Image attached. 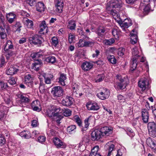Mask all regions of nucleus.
<instances>
[{
  "label": "nucleus",
  "mask_w": 156,
  "mask_h": 156,
  "mask_svg": "<svg viewBox=\"0 0 156 156\" xmlns=\"http://www.w3.org/2000/svg\"><path fill=\"white\" fill-rule=\"evenodd\" d=\"M112 133V129L107 126L102 128L100 130H95L91 133V138L92 140H98L102 136H108Z\"/></svg>",
  "instance_id": "1"
},
{
  "label": "nucleus",
  "mask_w": 156,
  "mask_h": 156,
  "mask_svg": "<svg viewBox=\"0 0 156 156\" xmlns=\"http://www.w3.org/2000/svg\"><path fill=\"white\" fill-rule=\"evenodd\" d=\"M117 82L114 84L115 88L118 90L122 89L126 87V79L124 77L119 74L116 76Z\"/></svg>",
  "instance_id": "2"
},
{
  "label": "nucleus",
  "mask_w": 156,
  "mask_h": 156,
  "mask_svg": "<svg viewBox=\"0 0 156 156\" xmlns=\"http://www.w3.org/2000/svg\"><path fill=\"white\" fill-rule=\"evenodd\" d=\"M123 4V3L121 0H111L108 3V6L107 7V9L110 10L111 9H116L118 10Z\"/></svg>",
  "instance_id": "3"
},
{
  "label": "nucleus",
  "mask_w": 156,
  "mask_h": 156,
  "mask_svg": "<svg viewBox=\"0 0 156 156\" xmlns=\"http://www.w3.org/2000/svg\"><path fill=\"white\" fill-rule=\"evenodd\" d=\"M30 44L40 46L44 41V39L40 35L36 34L29 38Z\"/></svg>",
  "instance_id": "4"
},
{
  "label": "nucleus",
  "mask_w": 156,
  "mask_h": 156,
  "mask_svg": "<svg viewBox=\"0 0 156 156\" xmlns=\"http://www.w3.org/2000/svg\"><path fill=\"white\" fill-rule=\"evenodd\" d=\"M51 93L54 97L57 98L62 96L64 90L60 86H55L52 88Z\"/></svg>",
  "instance_id": "5"
},
{
  "label": "nucleus",
  "mask_w": 156,
  "mask_h": 156,
  "mask_svg": "<svg viewBox=\"0 0 156 156\" xmlns=\"http://www.w3.org/2000/svg\"><path fill=\"white\" fill-rule=\"evenodd\" d=\"M149 134L152 137L156 136V124L154 122H149L147 125Z\"/></svg>",
  "instance_id": "6"
},
{
  "label": "nucleus",
  "mask_w": 156,
  "mask_h": 156,
  "mask_svg": "<svg viewBox=\"0 0 156 156\" xmlns=\"http://www.w3.org/2000/svg\"><path fill=\"white\" fill-rule=\"evenodd\" d=\"M138 86L142 91H144L147 89H149L150 87L148 79L145 78L141 79L138 82Z\"/></svg>",
  "instance_id": "7"
},
{
  "label": "nucleus",
  "mask_w": 156,
  "mask_h": 156,
  "mask_svg": "<svg viewBox=\"0 0 156 156\" xmlns=\"http://www.w3.org/2000/svg\"><path fill=\"white\" fill-rule=\"evenodd\" d=\"M110 95L109 90L106 88H103L99 93H98L97 96L100 99L104 100L108 98Z\"/></svg>",
  "instance_id": "8"
},
{
  "label": "nucleus",
  "mask_w": 156,
  "mask_h": 156,
  "mask_svg": "<svg viewBox=\"0 0 156 156\" xmlns=\"http://www.w3.org/2000/svg\"><path fill=\"white\" fill-rule=\"evenodd\" d=\"M121 22H119V24L122 30L124 31H125V28H128L132 25V21L129 19H126L123 21L121 19Z\"/></svg>",
  "instance_id": "9"
},
{
  "label": "nucleus",
  "mask_w": 156,
  "mask_h": 156,
  "mask_svg": "<svg viewBox=\"0 0 156 156\" xmlns=\"http://www.w3.org/2000/svg\"><path fill=\"white\" fill-rule=\"evenodd\" d=\"M17 97L20 99L22 103H27L30 101V97L29 96L25 94H18Z\"/></svg>",
  "instance_id": "10"
},
{
  "label": "nucleus",
  "mask_w": 156,
  "mask_h": 156,
  "mask_svg": "<svg viewBox=\"0 0 156 156\" xmlns=\"http://www.w3.org/2000/svg\"><path fill=\"white\" fill-rule=\"evenodd\" d=\"M74 101V99L72 97L67 96L65 99L62 100L61 103L64 106L68 107L73 104Z\"/></svg>",
  "instance_id": "11"
},
{
  "label": "nucleus",
  "mask_w": 156,
  "mask_h": 156,
  "mask_svg": "<svg viewBox=\"0 0 156 156\" xmlns=\"http://www.w3.org/2000/svg\"><path fill=\"white\" fill-rule=\"evenodd\" d=\"M53 142L55 145L58 148H64L66 147V145L65 144L57 137L54 138Z\"/></svg>",
  "instance_id": "12"
},
{
  "label": "nucleus",
  "mask_w": 156,
  "mask_h": 156,
  "mask_svg": "<svg viewBox=\"0 0 156 156\" xmlns=\"http://www.w3.org/2000/svg\"><path fill=\"white\" fill-rule=\"evenodd\" d=\"M108 12L111 14L113 16L114 19L119 23V22H121V19L120 18V16L117 11L115 9H111L110 10H108Z\"/></svg>",
  "instance_id": "13"
},
{
  "label": "nucleus",
  "mask_w": 156,
  "mask_h": 156,
  "mask_svg": "<svg viewBox=\"0 0 156 156\" xmlns=\"http://www.w3.org/2000/svg\"><path fill=\"white\" fill-rule=\"evenodd\" d=\"M86 107L88 110L97 111L99 109L100 107L96 103L88 102Z\"/></svg>",
  "instance_id": "14"
},
{
  "label": "nucleus",
  "mask_w": 156,
  "mask_h": 156,
  "mask_svg": "<svg viewBox=\"0 0 156 156\" xmlns=\"http://www.w3.org/2000/svg\"><path fill=\"white\" fill-rule=\"evenodd\" d=\"M142 119L144 123H147L148 121L149 115L147 109H144L142 110Z\"/></svg>",
  "instance_id": "15"
},
{
  "label": "nucleus",
  "mask_w": 156,
  "mask_h": 156,
  "mask_svg": "<svg viewBox=\"0 0 156 156\" xmlns=\"http://www.w3.org/2000/svg\"><path fill=\"white\" fill-rule=\"evenodd\" d=\"M6 18L10 23H13L16 19V15L13 12L6 14Z\"/></svg>",
  "instance_id": "16"
},
{
  "label": "nucleus",
  "mask_w": 156,
  "mask_h": 156,
  "mask_svg": "<svg viewBox=\"0 0 156 156\" xmlns=\"http://www.w3.org/2000/svg\"><path fill=\"white\" fill-rule=\"evenodd\" d=\"M23 23L25 26L27 28L33 29L34 24L33 21L27 18H25L23 20Z\"/></svg>",
  "instance_id": "17"
},
{
  "label": "nucleus",
  "mask_w": 156,
  "mask_h": 156,
  "mask_svg": "<svg viewBox=\"0 0 156 156\" xmlns=\"http://www.w3.org/2000/svg\"><path fill=\"white\" fill-rule=\"evenodd\" d=\"M93 65L90 62H83L81 65L82 69L84 71H88L90 70L93 67Z\"/></svg>",
  "instance_id": "18"
},
{
  "label": "nucleus",
  "mask_w": 156,
  "mask_h": 156,
  "mask_svg": "<svg viewBox=\"0 0 156 156\" xmlns=\"http://www.w3.org/2000/svg\"><path fill=\"white\" fill-rule=\"evenodd\" d=\"M55 6L59 12H61L63 8V2L62 0H55Z\"/></svg>",
  "instance_id": "19"
},
{
  "label": "nucleus",
  "mask_w": 156,
  "mask_h": 156,
  "mask_svg": "<svg viewBox=\"0 0 156 156\" xmlns=\"http://www.w3.org/2000/svg\"><path fill=\"white\" fill-rule=\"evenodd\" d=\"M19 71V69L14 66H11L6 70V74L8 75H13Z\"/></svg>",
  "instance_id": "20"
},
{
  "label": "nucleus",
  "mask_w": 156,
  "mask_h": 156,
  "mask_svg": "<svg viewBox=\"0 0 156 156\" xmlns=\"http://www.w3.org/2000/svg\"><path fill=\"white\" fill-rule=\"evenodd\" d=\"M147 145L154 149H156V142L151 138H148L146 140Z\"/></svg>",
  "instance_id": "21"
},
{
  "label": "nucleus",
  "mask_w": 156,
  "mask_h": 156,
  "mask_svg": "<svg viewBox=\"0 0 156 156\" xmlns=\"http://www.w3.org/2000/svg\"><path fill=\"white\" fill-rule=\"evenodd\" d=\"M36 8L37 11L40 12H43L45 9L44 4L41 2H38L36 5Z\"/></svg>",
  "instance_id": "22"
},
{
  "label": "nucleus",
  "mask_w": 156,
  "mask_h": 156,
  "mask_svg": "<svg viewBox=\"0 0 156 156\" xmlns=\"http://www.w3.org/2000/svg\"><path fill=\"white\" fill-rule=\"evenodd\" d=\"M132 58L135 57V58L138 59L140 56L141 54L140 53L138 48L136 47L133 48L132 50Z\"/></svg>",
  "instance_id": "23"
},
{
  "label": "nucleus",
  "mask_w": 156,
  "mask_h": 156,
  "mask_svg": "<svg viewBox=\"0 0 156 156\" xmlns=\"http://www.w3.org/2000/svg\"><path fill=\"white\" fill-rule=\"evenodd\" d=\"M66 79V75L64 74L63 73L61 74L59 78L58 82L60 85L63 86H65L66 85L65 81Z\"/></svg>",
  "instance_id": "24"
},
{
  "label": "nucleus",
  "mask_w": 156,
  "mask_h": 156,
  "mask_svg": "<svg viewBox=\"0 0 156 156\" xmlns=\"http://www.w3.org/2000/svg\"><path fill=\"white\" fill-rule=\"evenodd\" d=\"M2 52L3 54L6 56L7 59H8L10 57L13 56L15 54L14 52L10 50H3Z\"/></svg>",
  "instance_id": "25"
},
{
  "label": "nucleus",
  "mask_w": 156,
  "mask_h": 156,
  "mask_svg": "<svg viewBox=\"0 0 156 156\" xmlns=\"http://www.w3.org/2000/svg\"><path fill=\"white\" fill-rule=\"evenodd\" d=\"M138 59L135 58V57H133L132 59L131 63L130 65L131 67V70L132 71L134 70L136 67L137 66V62Z\"/></svg>",
  "instance_id": "26"
},
{
  "label": "nucleus",
  "mask_w": 156,
  "mask_h": 156,
  "mask_svg": "<svg viewBox=\"0 0 156 156\" xmlns=\"http://www.w3.org/2000/svg\"><path fill=\"white\" fill-rule=\"evenodd\" d=\"M56 59V58L52 55H49L47 57L45 58V60L47 62L54 64L55 62Z\"/></svg>",
  "instance_id": "27"
},
{
  "label": "nucleus",
  "mask_w": 156,
  "mask_h": 156,
  "mask_svg": "<svg viewBox=\"0 0 156 156\" xmlns=\"http://www.w3.org/2000/svg\"><path fill=\"white\" fill-rule=\"evenodd\" d=\"M20 135L22 137H23L26 139H28L31 137L30 133L28 131H23L21 132Z\"/></svg>",
  "instance_id": "28"
},
{
  "label": "nucleus",
  "mask_w": 156,
  "mask_h": 156,
  "mask_svg": "<svg viewBox=\"0 0 156 156\" xmlns=\"http://www.w3.org/2000/svg\"><path fill=\"white\" fill-rule=\"evenodd\" d=\"M53 76L51 74L47 75V77H45L44 79V82L46 84H50L51 83V80H53Z\"/></svg>",
  "instance_id": "29"
},
{
  "label": "nucleus",
  "mask_w": 156,
  "mask_h": 156,
  "mask_svg": "<svg viewBox=\"0 0 156 156\" xmlns=\"http://www.w3.org/2000/svg\"><path fill=\"white\" fill-rule=\"evenodd\" d=\"M105 31L104 28L102 27H99L97 28L95 31L96 33L98 34V36L102 37L103 34Z\"/></svg>",
  "instance_id": "30"
},
{
  "label": "nucleus",
  "mask_w": 156,
  "mask_h": 156,
  "mask_svg": "<svg viewBox=\"0 0 156 156\" xmlns=\"http://www.w3.org/2000/svg\"><path fill=\"white\" fill-rule=\"evenodd\" d=\"M13 48V45L11 41L10 40H7L4 50H7L12 49Z\"/></svg>",
  "instance_id": "31"
},
{
  "label": "nucleus",
  "mask_w": 156,
  "mask_h": 156,
  "mask_svg": "<svg viewBox=\"0 0 156 156\" xmlns=\"http://www.w3.org/2000/svg\"><path fill=\"white\" fill-rule=\"evenodd\" d=\"M0 37L2 39H6L7 38V34L5 30L2 27H0Z\"/></svg>",
  "instance_id": "32"
},
{
  "label": "nucleus",
  "mask_w": 156,
  "mask_h": 156,
  "mask_svg": "<svg viewBox=\"0 0 156 156\" xmlns=\"http://www.w3.org/2000/svg\"><path fill=\"white\" fill-rule=\"evenodd\" d=\"M130 39L131 43L132 44H136L137 42V36L136 34L131 33Z\"/></svg>",
  "instance_id": "33"
},
{
  "label": "nucleus",
  "mask_w": 156,
  "mask_h": 156,
  "mask_svg": "<svg viewBox=\"0 0 156 156\" xmlns=\"http://www.w3.org/2000/svg\"><path fill=\"white\" fill-rule=\"evenodd\" d=\"M76 126L75 125H71L68 126L67 128V132L70 134H72L76 132Z\"/></svg>",
  "instance_id": "34"
},
{
  "label": "nucleus",
  "mask_w": 156,
  "mask_h": 156,
  "mask_svg": "<svg viewBox=\"0 0 156 156\" xmlns=\"http://www.w3.org/2000/svg\"><path fill=\"white\" fill-rule=\"evenodd\" d=\"M112 32L115 38L117 39L119 38L120 33V31L119 29H113L112 30Z\"/></svg>",
  "instance_id": "35"
},
{
  "label": "nucleus",
  "mask_w": 156,
  "mask_h": 156,
  "mask_svg": "<svg viewBox=\"0 0 156 156\" xmlns=\"http://www.w3.org/2000/svg\"><path fill=\"white\" fill-rule=\"evenodd\" d=\"M68 28L70 30H74L75 29L76 27V24L75 22L73 20H70L69 22Z\"/></svg>",
  "instance_id": "36"
},
{
  "label": "nucleus",
  "mask_w": 156,
  "mask_h": 156,
  "mask_svg": "<svg viewBox=\"0 0 156 156\" xmlns=\"http://www.w3.org/2000/svg\"><path fill=\"white\" fill-rule=\"evenodd\" d=\"M37 62H35L32 64V69L36 70H37L38 69V67H37L38 65H41L42 64V62L41 60H37Z\"/></svg>",
  "instance_id": "37"
},
{
  "label": "nucleus",
  "mask_w": 156,
  "mask_h": 156,
  "mask_svg": "<svg viewBox=\"0 0 156 156\" xmlns=\"http://www.w3.org/2000/svg\"><path fill=\"white\" fill-rule=\"evenodd\" d=\"M47 115L50 118H51L53 119H54L58 112H55L53 110H48L47 111Z\"/></svg>",
  "instance_id": "38"
},
{
  "label": "nucleus",
  "mask_w": 156,
  "mask_h": 156,
  "mask_svg": "<svg viewBox=\"0 0 156 156\" xmlns=\"http://www.w3.org/2000/svg\"><path fill=\"white\" fill-rule=\"evenodd\" d=\"M33 82V78L30 74L26 75L25 77V82L26 84L31 83Z\"/></svg>",
  "instance_id": "39"
},
{
  "label": "nucleus",
  "mask_w": 156,
  "mask_h": 156,
  "mask_svg": "<svg viewBox=\"0 0 156 156\" xmlns=\"http://www.w3.org/2000/svg\"><path fill=\"white\" fill-rule=\"evenodd\" d=\"M39 78L40 80V86H39V90L41 93H44L45 90V84L43 83L42 81H41V79L40 77H39Z\"/></svg>",
  "instance_id": "40"
},
{
  "label": "nucleus",
  "mask_w": 156,
  "mask_h": 156,
  "mask_svg": "<svg viewBox=\"0 0 156 156\" xmlns=\"http://www.w3.org/2000/svg\"><path fill=\"white\" fill-rule=\"evenodd\" d=\"M107 59L108 61L112 64H115L116 63V60L114 55H108Z\"/></svg>",
  "instance_id": "41"
},
{
  "label": "nucleus",
  "mask_w": 156,
  "mask_h": 156,
  "mask_svg": "<svg viewBox=\"0 0 156 156\" xmlns=\"http://www.w3.org/2000/svg\"><path fill=\"white\" fill-rule=\"evenodd\" d=\"M84 47H92L93 46L94 44V42L93 41H84Z\"/></svg>",
  "instance_id": "42"
},
{
  "label": "nucleus",
  "mask_w": 156,
  "mask_h": 156,
  "mask_svg": "<svg viewBox=\"0 0 156 156\" xmlns=\"http://www.w3.org/2000/svg\"><path fill=\"white\" fill-rule=\"evenodd\" d=\"M47 134L50 136H55L57 134V133L53 129H49L47 132Z\"/></svg>",
  "instance_id": "43"
},
{
  "label": "nucleus",
  "mask_w": 156,
  "mask_h": 156,
  "mask_svg": "<svg viewBox=\"0 0 156 156\" xmlns=\"http://www.w3.org/2000/svg\"><path fill=\"white\" fill-rule=\"evenodd\" d=\"M58 40L56 37H53L51 38V44L55 46H56L58 44Z\"/></svg>",
  "instance_id": "44"
},
{
  "label": "nucleus",
  "mask_w": 156,
  "mask_h": 156,
  "mask_svg": "<svg viewBox=\"0 0 156 156\" xmlns=\"http://www.w3.org/2000/svg\"><path fill=\"white\" fill-rule=\"evenodd\" d=\"M8 86L6 83L2 81H0V90H2L6 89Z\"/></svg>",
  "instance_id": "45"
},
{
  "label": "nucleus",
  "mask_w": 156,
  "mask_h": 156,
  "mask_svg": "<svg viewBox=\"0 0 156 156\" xmlns=\"http://www.w3.org/2000/svg\"><path fill=\"white\" fill-rule=\"evenodd\" d=\"M56 116V117H55L53 119L56 120L58 123H60V121L63 118V116L60 115L59 113H58Z\"/></svg>",
  "instance_id": "46"
},
{
  "label": "nucleus",
  "mask_w": 156,
  "mask_h": 156,
  "mask_svg": "<svg viewBox=\"0 0 156 156\" xmlns=\"http://www.w3.org/2000/svg\"><path fill=\"white\" fill-rule=\"evenodd\" d=\"M15 27L16 31L20 32L21 30L20 28L22 27V26L20 22H17L15 25Z\"/></svg>",
  "instance_id": "47"
},
{
  "label": "nucleus",
  "mask_w": 156,
  "mask_h": 156,
  "mask_svg": "<svg viewBox=\"0 0 156 156\" xmlns=\"http://www.w3.org/2000/svg\"><path fill=\"white\" fill-rule=\"evenodd\" d=\"M75 39V37L74 34L70 33L69 34L68 36V41L71 44L73 42V41Z\"/></svg>",
  "instance_id": "48"
},
{
  "label": "nucleus",
  "mask_w": 156,
  "mask_h": 156,
  "mask_svg": "<svg viewBox=\"0 0 156 156\" xmlns=\"http://www.w3.org/2000/svg\"><path fill=\"white\" fill-rule=\"evenodd\" d=\"M105 76L103 74L99 75L96 79V82H99L102 81L104 79Z\"/></svg>",
  "instance_id": "49"
},
{
  "label": "nucleus",
  "mask_w": 156,
  "mask_h": 156,
  "mask_svg": "<svg viewBox=\"0 0 156 156\" xmlns=\"http://www.w3.org/2000/svg\"><path fill=\"white\" fill-rule=\"evenodd\" d=\"M126 130L127 134L130 137H132L135 135L134 133L131 129L128 128Z\"/></svg>",
  "instance_id": "50"
},
{
  "label": "nucleus",
  "mask_w": 156,
  "mask_h": 156,
  "mask_svg": "<svg viewBox=\"0 0 156 156\" xmlns=\"http://www.w3.org/2000/svg\"><path fill=\"white\" fill-rule=\"evenodd\" d=\"M115 40L113 38H112L108 40H106L105 41V44L110 45L114 43Z\"/></svg>",
  "instance_id": "51"
},
{
  "label": "nucleus",
  "mask_w": 156,
  "mask_h": 156,
  "mask_svg": "<svg viewBox=\"0 0 156 156\" xmlns=\"http://www.w3.org/2000/svg\"><path fill=\"white\" fill-rule=\"evenodd\" d=\"M91 117H89L88 119H85L84 121L85 127L82 129V131H84L85 128H87L89 125V122L90 121V119Z\"/></svg>",
  "instance_id": "52"
},
{
  "label": "nucleus",
  "mask_w": 156,
  "mask_h": 156,
  "mask_svg": "<svg viewBox=\"0 0 156 156\" xmlns=\"http://www.w3.org/2000/svg\"><path fill=\"white\" fill-rule=\"evenodd\" d=\"M8 82L11 85H13L16 83V80L15 78L12 77L8 80Z\"/></svg>",
  "instance_id": "53"
},
{
  "label": "nucleus",
  "mask_w": 156,
  "mask_h": 156,
  "mask_svg": "<svg viewBox=\"0 0 156 156\" xmlns=\"http://www.w3.org/2000/svg\"><path fill=\"white\" fill-rule=\"evenodd\" d=\"M5 143V138L2 136V135L0 134V146H2Z\"/></svg>",
  "instance_id": "54"
},
{
  "label": "nucleus",
  "mask_w": 156,
  "mask_h": 156,
  "mask_svg": "<svg viewBox=\"0 0 156 156\" xmlns=\"http://www.w3.org/2000/svg\"><path fill=\"white\" fill-rule=\"evenodd\" d=\"M37 101H34L32 104V107L33 108V109L34 111H37L38 112H40L41 110V108H39L37 106H34L33 107V104H35V103H37Z\"/></svg>",
  "instance_id": "55"
},
{
  "label": "nucleus",
  "mask_w": 156,
  "mask_h": 156,
  "mask_svg": "<svg viewBox=\"0 0 156 156\" xmlns=\"http://www.w3.org/2000/svg\"><path fill=\"white\" fill-rule=\"evenodd\" d=\"M71 114V111L69 109H66L63 112V115L65 116H69Z\"/></svg>",
  "instance_id": "56"
},
{
  "label": "nucleus",
  "mask_w": 156,
  "mask_h": 156,
  "mask_svg": "<svg viewBox=\"0 0 156 156\" xmlns=\"http://www.w3.org/2000/svg\"><path fill=\"white\" fill-rule=\"evenodd\" d=\"M125 49L123 48H120L118 52V55L120 56H122L124 54Z\"/></svg>",
  "instance_id": "57"
},
{
  "label": "nucleus",
  "mask_w": 156,
  "mask_h": 156,
  "mask_svg": "<svg viewBox=\"0 0 156 156\" xmlns=\"http://www.w3.org/2000/svg\"><path fill=\"white\" fill-rule=\"evenodd\" d=\"M99 147L98 146H94L91 150L92 153L94 154H96L98 153V151Z\"/></svg>",
  "instance_id": "58"
},
{
  "label": "nucleus",
  "mask_w": 156,
  "mask_h": 156,
  "mask_svg": "<svg viewBox=\"0 0 156 156\" xmlns=\"http://www.w3.org/2000/svg\"><path fill=\"white\" fill-rule=\"evenodd\" d=\"M40 28L46 29V31L47 30V27L46 25L45 21H43L40 24Z\"/></svg>",
  "instance_id": "59"
},
{
  "label": "nucleus",
  "mask_w": 156,
  "mask_h": 156,
  "mask_svg": "<svg viewBox=\"0 0 156 156\" xmlns=\"http://www.w3.org/2000/svg\"><path fill=\"white\" fill-rule=\"evenodd\" d=\"M46 140V137L44 136H39L38 138V141L41 143L44 142Z\"/></svg>",
  "instance_id": "60"
},
{
  "label": "nucleus",
  "mask_w": 156,
  "mask_h": 156,
  "mask_svg": "<svg viewBox=\"0 0 156 156\" xmlns=\"http://www.w3.org/2000/svg\"><path fill=\"white\" fill-rule=\"evenodd\" d=\"M78 46L79 47H84V41L82 39H80L78 43H77Z\"/></svg>",
  "instance_id": "61"
},
{
  "label": "nucleus",
  "mask_w": 156,
  "mask_h": 156,
  "mask_svg": "<svg viewBox=\"0 0 156 156\" xmlns=\"http://www.w3.org/2000/svg\"><path fill=\"white\" fill-rule=\"evenodd\" d=\"M100 53V51L96 49L95 51V52L92 55V57L93 58H97L99 55Z\"/></svg>",
  "instance_id": "62"
},
{
  "label": "nucleus",
  "mask_w": 156,
  "mask_h": 156,
  "mask_svg": "<svg viewBox=\"0 0 156 156\" xmlns=\"http://www.w3.org/2000/svg\"><path fill=\"white\" fill-rule=\"evenodd\" d=\"M150 9V7L149 5L147 3V5L145 6L144 9V12L145 13V14H147L149 11Z\"/></svg>",
  "instance_id": "63"
},
{
  "label": "nucleus",
  "mask_w": 156,
  "mask_h": 156,
  "mask_svg": "<svg viewBox=\"0 0 156 156\" xmlns=\"http://www.w3.org/2000/svg\"><path fill=\"white\" fill-rule=\"evenodd\" d=\"M37 0H27V2L31 6L34 5L35 3Z\"/></svg>",
  "instance_id": "64"
}]
</instances>
